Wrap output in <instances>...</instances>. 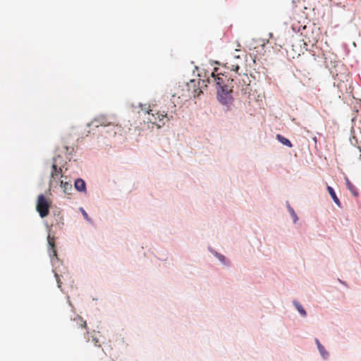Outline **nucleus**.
<instances>
[{"mask_svg":"<svg viewBox=\"0 0 361 361\" xmlns=\"http://www.w3.org/2000/svg\"><path fill=\"white\" fill-rule=\"evenodd\" d=\"M140 106L143 114V122L147 125L148 128H154V126L161 128L165 124V118L167 121L173 118V115L169 114V106L167 110L161 111L157 109V104H140Z\"/></svg>","mask_w":361,"mask_h":361,"instance_id":"nucleus-1","label":"nucleus"},{"mask_svg":"<svg viewBox=\"0 0 361 361\" xmlns=\"http://www.w3.org/2000/svg\"><path fill=\"white\" fill-rule=\"evenodd\" d=\"M88 126H93L95 128L102 127V130H104V128H111L113 133L109 135L108 137L121 136L123 132V128L115 123V118L114 116H108L103 114L95 117L90 123H88Z\"/></svg>","mask_w":361,"mask_h":361,"instance_id":"nucleus-2","label":"nucleus"},{"mask_svg":"<svg viewBox=\"0 0 361 361\" xmlns=\"http://www.w3.org/2000/svg\"><path fill=\"white\" fill-rule=\"evenodd\" d=\"M212 78L217 86L218 95L221 99V102L226 104L231 99V93L233 91V86L230 83L234 81V79H231L226 75L216 74L214 73L212 74Z\"/></svg>","mask_w":361,"mask_h":361,"instance_id":"nucleus-3","label":"nucleus"},{"mask_svg":"<svg viewBox=\"0 0 361 361\" xmlns=\"http://www.w3.org/2000/svg\"><path fill=\"white\" fill-rule=\"evenodd\" d=\"M51 202L46 197L41 194L37 197L36 210L39 213L41 218H44L49 213Z\"/></svg>","mask_w":361,"mask_h":361,"instance_id":"nucleus-4","label":"nucleus"},{"mask_svg":"<svg viewBox=\"0 0 361 361\" xmlns=\"http://www.w3.org/2000/svg\"><path fill=\"white\" fill-rule=\"evenodd\" d=\"M71 325L73 327L78 326L87 329L86 322L82 319L80 316H76L72 321Z\"/></svg>","mask_w":361,"mask_h":361,"instance_id":"nucleus-5","label":"nucleus"},{"mask_svg":"<svg viewBox=\"0 0 361 361\" xmlns=\"http://www.w3.org/2000/svg\"><path fill=\"white\" fill-rule=\"evenodd\" d=\"M75 188L79 192H85L86 191V184L85 182L81 179L78 178L75 180Z\"/></svg>","mask_w":361,"mask_h":361,"instance_id":"nucleus-6","label":"nucleus"},{"mask_svg":"<svg viewBox=\"0 0 361 361\" xmlns=\"http://www.w3.org/2000/svg\"><path fill=\"white\" fill-rule=\"evenodd\" d=\"M238 77L240 78H235L239 82V85L242 87L249 85L250 83V80L249 76L247 74H243V75H238Z\"/></svg>","mask_w":361,"mask_h":361,"instance_id":"nucleus-7","label":"nucleus"},{"mask_svg":"<svg viewBox=\"0 0 361 361\" xmlns=\"http://www.w3.org/2000/svg\"><path fill=\"white\" fill-rule=\"evenodd\" d=\"M326 189H327V191L329 192V195L332 197L335 204L338 207H341V202H340L339 199L338 198V197L336 196V194L334 190L331 186H327Z\"/></svg>","mask_w":361,"mask_h":361,"instance_id":"nucleus-8","label":"nucleus"},{"mask_svg":"<svg viewBox=\"0 0 361 361\" xmlns=\"http://www.w3.org/2000/svg\"><path fill=\"white\" fill-rule=\"evenodd\" d=\"M61 187L63 190V192L68 195H70L71 193V191L73 190L72 184L67 181H61Z\"/></svg>","mask_w":361,"mask_h":361,"instance_id":"nucleus-9","label":"nucleus"},{"mask_svg":"<svg viewBox=\"0 0 361 361\" xmlns=\"http://www.w3.org/2000/svg\"><path fill=\"white\" fill-rule=\"evenodd\" d=\"M61 169H58L56 163L54 162L52 164V170L51 172V180H50L51 184H52L53 180L54 179L55 176H59V174H61Z\"/></svg>","mask_w":361,"mask_h":361,"instance_id":"nucleus-10","label":"nucleus"},{"mask_svg":"<svg viewBox=\"0 0 361 361\" xmlns=\"http://www.w3.org/2000/svg\"><path fill=\"white\" fill-rule=\"evenodd\" d=\"M345 180L348 189L351 192V193L353 195L357 196L358 192L355 186L352 184V183L349 180L348 178H345Z\"/></svg>","mask_w":361,"mask_h":361,"instance_id":"nucleus-11","label":"nucleus"},{"mask_svg":"<svg viewBox=\"0 0 361 361\" xmlns=\"http://www.w3.org/2000/svg\"><path fill=\"white\" fill-rule=\"evenodd\" d=\"M47 241H48L49 245L51 247L53 255L54 257H56L57 255H56V250L55 249V239H54V237H51V236H50V235H49L48 237H47Z\"/></svg>","mask_w":361,"mask_h":361,"instance_id":"nucleus-12","label":"nucleus"},{"mask_svg":"<svg viewBox=\"0 0 361 361\" xmlns=\"http://www.w3.org/2000/svg\"><path fill=\"white\" fill-rule=\"evenodd\" d=\"M276 138L283 145L288 146V147H292L293 145L288 139L284 137L283 136L279 134L276 135Z\"/></svg>","mask_w":361,"mask_h":361,"instance_id":"nucleus-13","label":"nucleus"},{"mask_svg":"<svg viewBox=\"0 0 361 361\" xmlns=\"http://www.w3.org/2000/svg\"><path fill=\"white\" fill-rule=\"evenodd\" d=\"M316 344L317 345L318 350L323 357H326L328 355V353L324 349V347L320 343L319 341L316 338L315 339Z\"/></svg>","mask_w":361,"mask_h":361,"instance_id":"nucleus-14","label":"nucleus"},{"mask_svg":"<svg viewBox=\"0 0 361 361\" xmlns=\"http://www.w3.org/2000/svg\"><path fill=\"white\" fill-rule=\"evenodd\" d=\"M100 132L102 133V135L106 139L111 140V139H114L116 137H108L109 135L113 133V131H111V128H104V130H101Z\"/></svg>","mask_w":361,"mask_h":361,"instance_id":"nucleus-15","label":"nucleus"},{"mask_svg":"<svg viewBox=\"0 0 361 361\" xmlns=\"http://www.w3.org/2000/svg\"><path fill=\"white\" fill-rule=\"evenodd\" d=\"M293 304H294L295 308L297 309V310L300 312V314L302 316L305 317L307 314H306L305 310L302 307V306L299 302H298L296 301H294Z\"/></svg>","mask_w":361,"mask_h":361,"instance_id":"nucleus-16","label":"nucleus"},{"mask_svg":"<svg viewBox=\"0 0 361 361\" xmlns=\"http://www.w3.org/2000/svg\"><path fill=\"white\" fill-rule=\"evenodd\" d=\"M228 68H231L232 71H234L235 72L238 73L240 66L238 63L235 61H231V63H227Z\"/></svg>","mask_w":361,"mask_h":361,"instance_id":"nucleus-17","label":"nucleus"},{"mask_svg":"<svg viewBox=\"0 0 361 361\" xmlns=\"http://www.w3.org/2000/svg\"><path fill=\"white\" fill-rule=\"evenodd\" d=\"M88 341H91L96 346L101 347V344L99 343V338H97V336L96 335H92L91 338H88Z\"/></svg>","mask_w":361,"mask_h":361,"instance_id":"nucleus-18","label":"nucleus"},{"mask_svg":"<svg viewBox=\"0 0 361 361\" xmlns=\"http://www.w3.org/2000/svg\"><path fill=\"white\" fill-rule=\"evenodd\" d=\"M80 211L82 214V216L83 217L87 220V221H90V218H89V216L88 214H87V212L82 209V208H80Z\"/></svg>","mask_w":361,"mask_h":361,"instance_id":"nucleus-19","label":"nucleus"},{"mask_svg":"<svg viewBox=\"0 0 361 361\" xmlns=\"http://www.w3.org/2000/svg\"><path fill=\"white\" fill-rule=\"evenodd\" d=\"M289 211L290 212L291 216H293L294 221L295 222L298 219L297 215L295 213L294 210L292 208H289Z\"/></svg>","mask_w":361,"mask_h":361,"instance_id":"nucleus-20","label":"nucleus"},{"mask_svg":"<svg viewBox=\"0 0 361 361\" xmlns=\"http://www.w3.org/2000/svg\"><path fill=\"white\" fill-rule=\"evenodd\" d=\"M56 280H57V283H58V286L60 288V287H61V281H60V280H59V276H58V274H56Z\"/></svg>","mask_w":361,"mask_h":361,"instance_id":"nucleus-21","label":"nucleus"},{"mask_svg":"<svg viewBox=\"0 0 361 361\" xmlns=\"http://www.w3.org/2000/svg\"><path fill=\"white\" fill-rule=\"evenodd\" d=\"M175 109H176V105H174V104L171 105V113L174 112L176 111Z\"/></svg>","mask_w":361,"mask_h":361,"instance_id":"nucleus-22","label":"nucleus"},{"mask_svg":"<svg viewBox=\"0 0 361 361\" xmlns=\"http://www.w3.org/2000/svg\"><path fill=\"white\" fill-rule=\"evenodd\" d=\"M219 259H221V260H224V257L223 255H220V256L219 257Z\"/></svg>","mask_w":361,"mask_h":361,"instance_id":"nucleus-23","label":"nucleus"},{"mask_svg":"<svg viewBox=\"0 0 361 361\" xmlns=\"http://www.w3.org/2000/svg\"><path fill=\"white\" fill-rule=\"evenodd\" d=\"M240 59V56L239 55L235 56V58H234V59Z\"/></svg>","mask_w":361,"mask_h":361,"instance_id":"nucleus-24","label":"nucleus"}]
</instances>
